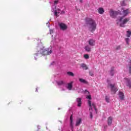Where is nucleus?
<instances>
[{
  "label": "nucleus",
  "mask_w": 131,
  "mask_h": 131,
  "mask_svg": "<svg viewBox=\"0 0 131 131\" xmlns=\"http://www.w3.org/2000/svg\"><path fill=\"white\" fill-rule=\"evenodd\" d=\"M85 22L87 25L89 26V29L91 32H94L97 29V23L96 20L91 17H86Z\"/></svg>",
  "instance_id": "obj_1"
},
{
  "label": "nucleus",
  "mask_w": 131,
  "mask_h": 131,
  "mask_svg": "<svg viewBox=\"0 0 131 131\" xmlns=\"http://www.w3.org/2000/svg\"><path fill=\"white\" fill-rule=\"evenodd\" d=\"M129 21V18H124L123 17H120L117 20V24L119 25L121 27H124V25Z\"/></svg>",
  "instance_id": "obj_2"
},
{
  "label": "nucleus",
  "mask_w": 131,
  "mask_h": 131,
  "mask_svg": "<svg viewBox=\"0 0 131 131\" xmlns=\"http://www.w3.org/2000/svg\"><path fill=\"white\" fill-rule=\"evenodd\" d=\"M52 11L53 12L55 17H59L60 15L65 14V11L61 10V9H56V6L55 5L52 6Z\"/></svg>",
  "instance_id": "obj_3"
},
{
  "label": "nucleus",
  "mask_w": 131,
  "mask_h": 131,
  "mask_svg": "<svg viewBox=\"0 0 131 131\" xmlns=\"http://www.w3.org/2000/svg\"><path fill=\"white\" fill-rule=\"evenodd\" d=\"M73 84V81H71V82L68 83L66 85V82L63 81H59L57 82V84L61 86H66L67 89L69 90V91H71L72 90V84Z\"/></svg>",
  "instance_id": "obj_4"
},
{
  "label": "nucleus",
  "mask_w": 131,
  "mask_h": 131,
  "mask_svg": "<svg viewBox=\"0 0 131 131\" xmlns=\"http://www.w3.org/2000/svg\"><path fill=\"white\" fill-rule=\"evenodd\" d=\"M52 53V50L51 49H45V47H41L40 49V51H38V54H41V55H43L44 56H46L47 55H51V53Z\"/></svg>",
  "instance_id": "obj_5"
},
{
  "label": "nucleus",
  "mask_w": 131,
  "mask_h": 131,
  "mask_svg": "<svg viewBox=\"0 0 131 131\" xmlns=\"http://www.w3.org/2000/svg\"><path fill=\"white\" fill-rule=\"evenodd\" d=\"M119 14H120L119 11H115L113 10V9H111L110 10V15L112 18H116V17L119 15Z\"/></svg>",
  "instance_id": "obj_6"
},
{
  "label": "nucleus",
  "mask_w": 131,
  "mask_h": 131,
  "mask_svg": "<svg viewBox=\"0 0 131 131\" xmlns=\"http://www.w3.org/2000/svg\"><path fill=\"white\" fill-rule=\"evenodd\" d=\"M108 86H110L111 91L113 94H115L117 91H118V89H117V87H116V84H109Z\"/></svg>",
  "instance_id": "obj_7"
},
{
  "label": "nucleus",
  "mask_w": 131,
  "mask_h": 131,
  "mask_svg": "<svg viewBox=\"0 0 131 131\" xmlns=\"http://www.w3.org/2000/svg\"><path fill=\"white\" fill-rule=\"evenodd\" d=\"M124 83H125L127 86H128L130 89H131V82L129 79L125 78L122 80Z\"/></svg>",
  "instance_id": "obj_8"
},
{
  "label": "nucleus",
  "mask_w": 131,
  "mask_h": 131,
  "mask_svg": "<svg viewBox=\"0 0 131 131\" xmlns=\"http://www.w3.org/2000/svg\"><path fill=\"white\" fill-rule=\"evenodd\" d=\"M58 25L60 28V30H63V31L65 30H67V29L68 28V26H67L66 24L63 23H59Z\"/></svg>",
  "instance_id": "obj_9"
},
{
  "label": "nucleus",
  "mask_w": 131,
  "mask_h": 131,
  "mask_svg": "<svg viewBox=\"0 0 131 131\" xmlns=\"http://www.w3.org/2000/svg\"><path fill=\"white\" fill-rule=\"evenodd\" d=\"M88 104L90 106V111H91V110H93V108H94L95 111H97V108H96V104H95V103H92V101H91V100H89Z\"/></svg>",
  "instance_id": "obj_10"
},
{
  "label": "nucleus",
  "mask_w": 131,
  "mask_h": 131,
  "mask_svg": "<svg viewBox=\"0 0 131 131\" xmlns=\"http://www.w3.org/2000/svg\"><path fill=\"white\" fill-rule=\"evenodd\" d=\"M88 42L90 47H95L96 46V40L94 39H90Z\"/></svg>",
  "instance_id": "obj_11"
},
{
  "label": "nucleus",
  "mask_w": 131,
  "mask_h": 131,
  "mask_svg": "<svg viewBox=\"0 0 131 131\" xmlns=\"http://www.w3.org/2000/svg\"><path fill=\"white\" fill-rule=\"evenodd\" d=\"M70 127H71L72 130H73V115H72L70 116Z\"/></svg>",
  "instance_id": "obj_12"
},
{
  "label": "nucleus",
  "mask_w": 131,
  "mask_h": 131,
  "mask_svg": "<svg viewBox=\"0 0 131 131\" xmlns=\"http://www.w3.org/2000/svg\"><path fill=\"white\" fill-rule=\"evenodd\" d=\"M130 13V10L129 9H126L123 11L122 15L124 16V17H125V16L128 15Z\"/></svg>",
  "instance_id": "obj_13"
},
{
  "label": "nucleus",
  "mask_w": 131,
  "mask_h": 131,
  "mask_svg": "<svg viewBox=\"0 0 131 131\" xmlns=\"http://www.w3.org/2000/svg\"><path fill=\"white\" fill-rule=\"evenodd\" d=\"M92 46L90 45H86L84 47V49L86 52H92Z\"/></svg>",
  "instance_id": "obj_14"
},
{
  "label": "nucleus",
  "mask_w": 131,
  "mask_h": 131,
  "mask_svg": "<svg viewBox=\"0 0 131 131\" xmlns=\"http://www.w3.org/2000/svg\"><path fill=\"white\" fill-rule=\"evenodd\" d=\"M119 98L122 101L124 100V94L123 92H119Z\"/></svg>",
  "instance_id": "obj_15"
},
{
  "label": "nucleus",
  "mask_w": 131,
  "mask_h": 131,
  "mask_svg": "<svg viewBox=\"0 0 131 131\" xmlns=\"http://www.w3.org/2000/svg\"><path fill=\"white\" fill-rule=\"evenodd\" d=\"M113 120V118L112 117H109L107 119V124L109 126L112 124V121Z\"/></svg>",
  "instance_id": "obj_16"
},
{
  "label": "nucleus",
  "mask_w": 131,
  "mask_h": 131,
  "mask_svg": "<svg viewBox=\"0 0 131 131\" xmlns=\"http://www.w3.org/2000/svg\"><path fill=\"white\" fill-rule=\"evenodd\" d=\"M80 68H82V69H83L84 70H88V66H86V64H85V63H81L80 64Z\"/></svg>",
  "instance_id": "obj_17"
},
{
  "label": "nucleus",
  "mask_w": 131,
  "mask_h": 131,
  "mask_svg": "<svg viewBox=\"0 0 131 131\" xmlns=\"http://www.w3.org/2000/svg\"><path fill=\"white\" fill-rule=\"evenodd\" d=\"M98 12L99 14H100V15H102V14H104V12H105V10L103 8H99L98 9Z\"/></svg>",
  "instance_id": "obj_18"
},
{
  "label": "nucleus",
  "mask_w": 131,
  "mask_h": 131,
  "mask_svg": "<svg viewBox=\"0 0 131 131\" xmlns=\"http://www.w3.org/2000/svg\"><path fill=\"white\" fill-rule=\"evenodd\" d=\"M81 118H77L76 121V126H78V125H79V124H80L81 122Z\"/></svg>",
  "instance_id": "obj_19"
},
{
  "label": "nucleus",
  "mask_w": 131,
  "mask_h": 131,
  "mask_svg": "<svg viewBox=\"0 0 131 131\" xmlns=\"http://www.w3.org/2000/svg\"><path fill=\"white\" fill-rule=\"evenodd\" d=\"M79 80L80 82H81V83H85V84H86L88 83V81L85 80V79H84L83 78H79Z\"/></svg>",
  "instance_id": "obj_20"
},
{
  "label": "nucleus",
  "mask_w": 131,
  "mask_h": 131,
  "mask_svg": "<svg viewBox=\"0 0 131 131\" xmlns=\"http://www.w3.org/2000/svg\"><path fill=\"white\" fill-rule=\"evenodd\" d=\"M77 102L78 103V107H80V106H81V99L77 98Z\"/></svg>",
  "instance_id": "obj_21"
},
{
  "label": "nucleus",
  "mask_w": 131,
  "mask_h": 131,
  "mask_svg": "<svg viewBox=\"0 0 131 131\" xmlns=\"http://www.w3.org/2000/svg\"><path fill=\"white\" fill-rule=\"evenodd\" d=\"M110 74L112 76L114 75V67H112L111 70Z\"/></svg>",
  "instance_id": "obj_22"
},
{
  "label": "nucleus",
  "mask_w": 131,
  "mask_h": 131,
  "mask_svg": "<svg viewBox=\"0 0 131 131\" xmlns=\"http://www.w3.org/2000/svg\"><path fill=\"white\" fill-rule=\"evenodd\" d=\"M128 68H129V72L131 73V59L128 61Z\"/></svg>",
  "instance_id": "obj_23"
},
{
  "label": "nucleus",
  "mask_w": 131,
  "mask_h": 131,
  "mask_svg": "<svg viewBox=\"0 0 131 131\" xmlns=\"http://www.w3.org/2000/svg\"><path fill=\"white\" fill-rule=\"evenodd\" d=\"M130 35H131V31H127V34H126L127 37H130Z\"/></svg>",
  "instance_id": "obj_24"
},
{
  "label": "nucleus",
  "mask_w": 131,
  "mask_h": 131,
  "mask_svg": "<svg viewBox=\"0 0 131 131\" xmlns=\"http://www.w3.org/2000/svg\"><path fill=\"white\" fill-rule=\"evenodd\" d=\"M67 73L68 75H69L70 76H74V74L71 72H68Z\"/></svg>",
  "instance_id": "obj_25"
},
{
  "label": "nucleus",
  "mask_w": 131,
  "mask_h": 131,
  "mask_svg": "<svg viewBox=\"0 0 131 131\" xmlns=\"http://www.w3.org/2000/svg\"><path fill=\"white\" fill-rule=\"evenodd\" d=\"M84 59H86V60H88V59H89V58H90V56L89 55V54H84Z\"/></svg>",
  "instance_id": "obj_26"
},
{
  "label": "nucleus",
  "mask_w": 131,
  "mask_h": 131,
  "mask_svg": "<svg viewBox=\"0 0 131 131\" xmlns=\"http://www.w3.org/2000/svg\"><path fill=\"white\" fill-rule=\"evenodd\" d=\"M125 40L127 45H128V43L129 42V38H125Z\"/></svg>",
  "instance_id": "obj_27"
},
{
  "label": "nucleus",
  "mask_w": 131,
  "mask_h": 131,
  "mask_svg": "<svg viewBox=\"0 0 131 131\" xmlns=\"http://www.w3.org/2000/svg\"><path fill=\"white\" fill-rule=\"evenodd\" d=\"M105 101H106L107 103H109V101H110V99H109V97L106 96V97H105Z\"/></svg>",
  "instance_id": "obj_28"
},
{
  "label": "nucleus",
  "mask_w": 131,
  "mask_h": 131,
  "mask_svg": "<svg viewBox=\"0 0 131 131\" xmlns=\"http://www.w3.org/2000/svg\"><path fill=\"white\" fill-rule=\"evenodd\" d=\"M115 50H116V51H118V50H120V46H117Z\"/></svg>",
  "instance_id": "obj_29"
},
{
  "label": "nucleus",
  "mask_w": 131,
  "mask_h": 131,
  "mask_svg": "<svg viewBox=\"0 0 131 131\" xmlns=\"http://www.w3.org/2000/svg\"><path fill=\"white\" fill-rule=\"evenodd\" d=\"M86 99H89V100H91L92 99V96L91 95H88L86 96Z\"/></svg>",
  "instance_id": "obj_30"
},
{
  "label": "nucleus",
  "mask_w": 131,
  "mask_h": 131,
  "mask_svg": "<svg viewBox=\"0 0 131 131\" xmlns=\"http://www.w3.org/2000/svg\"><path fill=\"white\" fill-rule=\"evenodd\" d=\"M58 0H55L54 1V5H57L58 4Z\"/></svg>",
  "instance_id": "obj_31"
},
{
  "label": "nucleus",
  "mask_w": 131,
  "mask_h": 131,
  "mask_svg": "<svg viewBox=\"0 0 131 131\" xmlns=\"http://www.w3.org/2000/svg\"><path fill=\"white\" fill-rule=\"evenodd\" d=\"M90 118H93V113L92 112H90Z\"/></svg>",
  "instance_id": "obj_32"
},
{
  "label": "nucleus",
  "mask_w": 131,
  "mask_h": 131,
  "mask_svg": "<svg viewBox=\"0 0 131 131\" xmlns=\"http://www.w3.org/2000/svg\"><path fill=\"white\" fill-rule=\"evenodd\" d=\"M50 33H51V34H52V33H53V32H54V30L51 29V30H50Z\"/></svg>",
  "instance_id": "obj_33"
},
{
  "label": "nucleus",
  "mask_w": 131,
  "mask_h": 131,
  "mask_svg": "<svg viewBox=\"0 0 131 131\" xmlns=\"http://www.w3.org/2000/svg\"><path fill=\"white\" fill-rule=\"evenodd\" d=\"M90 75H91V76H93V75H94V74H93V73L92 72H90Z\"/></svg>",
  "instance_id": "obj_34"
},
{
  "label": "nucleus",
  "mask_w": 131,
  "mask_h": 131,
  "mask_svg": "<svg viewBox=\"0 0 131 131\" xmlns=\"http://www.w3.org/2000/svg\"><path fill=\"white\" fill-rule=\"evenodd\" d=\"M85 93L86 94H90V92L89 91H86V90L85 91Z\"/></svg>",
  "instance_id": "obj_35"
},
{
  "label": "nucleus",
  "mask_w": 131,
  "mask_h": 131,
  "mask_svg": "<svg viewBox=\"0 0 131 131\" xmlns=\"http://www.w3.org/2000/svg\"><path fill=\"white\" fill-rule=\"evenodd\" d=\"M38 129H40V126H38Z\"/></svg>",
  "instance_id": "obj_36"
},
{
  "label": "nucleus",
  "mask_w": 131,
  "mask_h": 131,
  "mask_svg": "<svg viewBox=\"0 0 131 131\" xmlns=\"http://www.w3.org/2000/svg\"><path fill=\"white\" fill-rule=\"evenodd\" d=\"M80 3H82V0H79Z\"/></svg>",
  "instance_id": "obj_37"
},
{
  "label": "nucleus",
  "mask_w": 131,
  "mask_h": 131,
  "mask_svg": "<svg viewBox=\"0 0 131 131\" xmlns=\"http://www.w3.org/2000/svg\"><path fill=\"white\" fill-rule=\"evenodd\" d=\"M49 24H50L49 23H47V25H49Z\"/></svg>",
  "instance_id": "obj_38"
},
{
  "label": "nucleus",
  "mask_w": 131,
  "mask_h": 131,
  "mask_svg": "<svg viewBox=\"0 0 131 131\" xmlns=\"http://www.w3.org/2000/svg\"><path fill=\"white\" fill-rule=\"evenodd\" d=\"M36 92H38L37 91V88L36 89Z\"/></svg>",
  "instance_id": "obj_39"
},
{
  "label": "nucleus",
  "mask_w": 131,
  "mask_h": 131,
  "mask_svg": "<svg viewBox=\"0 0 131 131\" xmlns=\"http://www.w3.org/2000/svg\"><path fill=\"white\" fill-rule=\"evenodd\" d=\"M37 49H38V50L39 49V47H38Z\"/></svg>",
  "instance_id": "obj_40"
},
{
  "label": "nucleus",
  "mask_w": 131,
  "mask_h": 131,
  "mask_svg": "<svg viewBox=\"0 0 131 131\" xmlns=\"http://www.w3.org/2000/svg\"><path fill=\"white\" fill-rule=\"evenodd\" d=\"M36 56H37V53L36 54Z\"/></svg>",
  "instance_id": "obj_41"
},
{
  "label": "nucleus",
  "mask_w": 131,
  "mask_h": 131,
  "mask_svg": "<svg viewBox=\"0 0 131 131\" xmlns=\"http://www.w3.org/2000/svg\"><path fill=\"white\" fill-rule=\"evenodd\" d=\"M106 127H107V126H106V127H104V128H106Z\"/></svg>",
  "instance_id": "obj_42"
},
{
  "label": "nucleus",
  "mask_w": 131,
  "mask_h": 131,
  "mask_svg": "<svg viewBox=\"0 0 131 131\" xmlns=\"http://www.w3.org/2000/svg\"><path fill=\"white\" fill-rule=\"evenodd\" d=\"M35 60H36V57H35Z\"/></svg>",
  "instance_id": "obj_43"
}]
</instances>
